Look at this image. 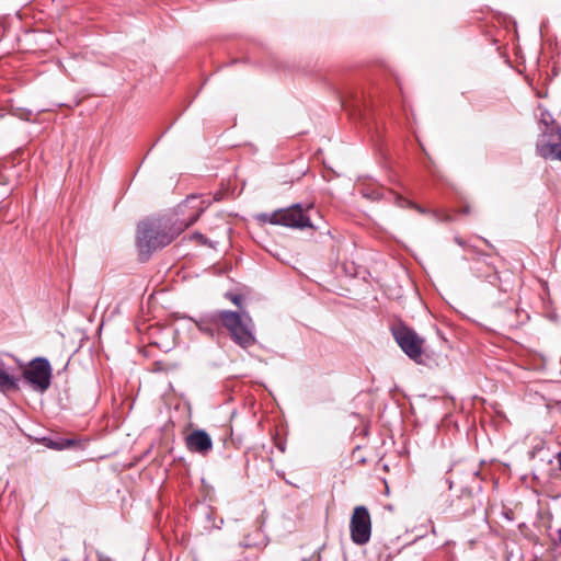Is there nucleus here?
Masks as SVG:
<instances>
[{
    "instance_id": "10",
    "label": "nucleus",
    "mask_w": 561,
    "mask_h": 561,
    "mask_svg": "<svg viewBox=\"0 0 561 561\" xmlns=\"http://www.w3.org/2000/svg\"><path fill=\"white\" fill-rule=\"evenodd\" d=\"M19 389V378L11 375L5 368V364L0 360V391L5 393L8 391Z\"/></svg>"
},
{
    "instance_id": "14",
    "label": "nucleus",
    "mask_w": 561,
    "mask_h": 561,
    "mask_svg": "<svg viewBox=\"0 0 561 561\" xmlns=\"http://www.w3.org/2000/svg\"><path fill=\"white\" fill-rule=\"evenodd\" d=\"M540 122L546 126L545 129H549L551 127V122H554L549 113H542Z\"/></svg>"
},
{
    "instance_id": "15",
    "label": "nucleus",
    "mask_w": 561,
    "mask_h": 561,
    "mask_svg": "<svg viewBox=\"0 0 561 561\" xmlns=\"http://www.w3.org/2000/svg\"><path fill=\"white\" fill-rule=\"evenodd\" d=\"M226 297L231 301L233 302L236 306L240 307L241 306V301H242V297L240 295H237V294H226Z\"/></svg>"
},
{
    "instance_id": "12",
    "label": "nucleus",
    "mask_w": 561,
    "mask_h": 561,
    "mask_svg": "<svg viewBox=\"0 0 561 561\" xmlns=\"http://www.w3.org/2000/svg\"><path fill=\"white\" fill-rule=\"evenodd\" d=\"M538 140H546V142L561 141V128L554 122H551V127L545 129Z\"/></svg>"
},
{
    "instance_id": "1",
    "label": "nucleus",
    "mask_w": 561,
    "mask_h": 561,
    "mask_svg": "<svg viewBox=\"0 0 561 561\" xmlns=\"http://www.w3.org/2000/svg\"><path fill=\"white\" fill-rule=\"evenodd\" d=\"M207 206L201 196L192 195L178 206L175 218L140 221L136 237L140 260L147 261L152 252L170 244L175 237L197 221Z\"/></svg>"
},
{
    "instance_id": "2",
    "label": "nucleus",
    "mask_w": 561,
    "mask_h": 561,
    "mask_svg": "<svg viewBox=\"0 0 561 561\" xmlns=\"http://www.w3.org/2000/svg\"><path fill=\"white\" fill-rule=\"evenodd\" d=\"M221 324L230 334L231 340L242 348L255 344L254 324L248 312L220 310Z\"/></svg>"
},
{
    "instance_id": "13",
    "label": "nucleus",
    "mask_w": 561,
    "mask_h": 561,
    "mask_svg": "<svg viewBox=\"0 0 561 561\" xmlns=\"http://www.w3.org/2000/svg\"><path fill=\"white\" fill-rule=\"evenodd\" d=\"M455 242H456L459 247H461V248H463V249H466V250H468V251H470V252H472V253L481 254V252H479V251L476 249V247L468 244V243H467L463 239H461L460 237H455Z\"/></svg>"
},
{
    "instance_id": "7",
    "label": "nucleus",
    "mask_w": 561,
    "mask_h": 561,
    "mask_svg": "<svg viewBox=\"0 0 561 561\" xmlns=\"http://www.w3.org/2000/svg\"><path fill=\"white\" fill-rule=\"evenodd\" d=\"M186 448L192 451L206 456L213 449V439L204 430H194L185 438Z\"/></svg>"
},
{
    "instance_id": "8",
    "label": "nucleus",
    "mask_w": 561,
    "mask_h": 561,
    "mask_svg": "<svg viewBox=\"0 0 561 561\" xmlns=\"http://www.w3.org/2000/svg\"><path fill=\"white\" fill-rule=\"evenodd\" d=\"M219 316H220V310L209 313L207 316H204L199 320L196 321V327L204 334H206L210 337H215L220 332L221 317H219Z\"/></svg>"
},
{
    "instance_id": "4",
    "label": "nucleus",
    "mask_w": 561,
    "mask_h": 561,
    "mask_svg": "<svg viewBox=\"0 0 561 561\" xmlns=\"http://www.w3.org/2000/svg\"><path fill=\"white\" fill-rule=\"evenodd\" d=\"M51 365L45 357H35L23 370V378L37 392H45L51 383Z\"/></svg>"
},
{
    "instance_id": "5",
    "label": "nucleus",
    "mask_w": 561,
    "mask_h": 561,
    "mask_svg": "<svg viewBox=\"0 0 561 561\" xmlns=\"http://www.w3.org/2000/svg\"><path fill=\"white\" fill-rule=\"evenodd\" d=\"M351 539L355 545H366L371 537V518L364 505L355 506L350 520Z\"/></svg>"
},
{
    "instance_id": "17",
    "label": "nucleus",
    "mask_w": 561,
    "mask_h": 561,
    "mask_svg": "<svg viewBox=\"0 0 561 561\" xmlns=\"http://www.w3.org/2000/svg\"><path fill=\"white\" fill-rule=\"evenodd\" d=\"M558 461H559V467H560V470H561V453L558 454Z\"/></svg>"
},
{
    "instance_id": "9",
    "label": "nucleus",
    "mask_w": 561,
    "mask_h": 561,
    "mask_svg": "<svg viewBox=\"0 0 561 561\" xmlns=\"http://www.w3.org/2000/svg\"><path fill=\"white\" fill-rule=\"evenodd\" d=\"M536 148L540 157L561 161V141L546 142V140H538Z\"/></svg>"
},
{
    "instance_id": "3",
    "label": "nucleus",
    "mask_w": 561,
    "mask_h": 561,
    "mask_svg": "<svg viewBox=\"0 0 561 561\" xmlns=\"http://www.w3.org/2000/svg\"><path fill=\"white\" fill-rule=\"evenodd\" d=\"M259 220L272 225H282L289 228L312 227L310 218L305 214L300 204H295L286 209H278L272 214H261Z\"/></svg>"
},
{
    "instance_id": "6",
    "label": "nucleus",
    "mask_w": 561,
    "mask_h": 561,
    "mask_svg": "<svg viewBox=\"0 0 561 561\" xmlns=\"http://www.w3.org/2000/svg\"><path fill=\"white\" fill-rule=\"evenodd\" d=\"M392 334L401 350L413 360L419 362L423 355V339L407 325L399 324L392 328Z\"/></svg>"
},
{
    "instance_id": "18",
    "label": "nucleus",
    "mask_w": 561,
    "mask_h": 561,
    "mask_svg": "<svg viewBox=\"0 0 561 561\" xmlns=\"http://www.w3.org/2000/svg\"><path fill=\"white\" fill-rule=\"evenodd\" d=\"M61 561H68V560H67V559H65V560H61Z\"/></svg>"
},
{
    "instance_id": "11",
    "label": "nucleus",
    "mask_w": 561,
    "mask_h": 561,
    "mask_svg": "<svg viewBox=\"0 0 561 561\" xmlns=\"http://www.w3.org/2000/svg\"><path fill=\"white\" fill-rule=\"evenodd\" d=\"M43 444L50 449L64 450L73 447L76 445V440L68 438L53 439L45 437L43 438Z\"/></svg>"
},
{
    "instance_id": "16",
    "label": "nucleus",
    "mask_w": 561,
    "mask_h": 561,
    "mask_svg": "<svg viewBox=\"0 0 561 561\" xmlns=\"http://www.w3.org/2000/svg\"><path fill=\"white\" fill-rule=\"evenodd\" d=\"M98 561H113L110 557L103 554L102 552H96Z\"/></svg>"
}]
</instances>
